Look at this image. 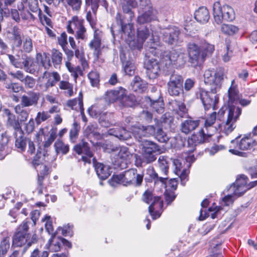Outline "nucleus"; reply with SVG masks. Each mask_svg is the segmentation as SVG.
I'll list each match as a JSON object with an SVG mask.
<instances>
[{
  "mask_svg": "<svg viewBox=\"0 0 257 257\" xmlns=\"http://www.w3.org/2000/svg\"><path fill=\"white\" fill-rule=\"evenodd\" d=\"M228 114L224 125L225 133H230L235 128V122L238 119L241 113V108L237 105L240 99V94L235 80L231 81V84L228 90Z\"/></svg>",
  "mask_w": 257,
  "mask_h": 257,
  "instance_id": "1",
  "label": "nucleus"
},
{
  "mask_svg": "<svg viewBox=\"0 0 257 257\" xmlns=\"http://www.w3.org/2000/svg\"><path fill=\"white\" fill-rule=\"evenodd\" d=\"M30 223V221H23L16 229L13 236V246L20 247L25 245L22 251L23 253H25L32 244L37 243L38 241V237L36 233L31 235L28 232L29 224Z\"/></svg>",
  "mask_w": 257,
  "mask_h": 257,
  "instance_id": "2",
  "label": "nucleus"
},
{
  "mask_svg": "<svg viewBox=\"0 0 257 257\" xmlns=\"http://www.w3.org/2000/svg\"><path fill=\"white\" fill-rule=\"evenodd\" d=\"M10 64L16 68L23 69L26 72L34 74L37 69L34 58L26 53L18 54L16 56L7 54Z\"/></svg>",
  "mask_w": 257,
  "mask_h": 257,
  "instance_id": "3",
  "label": "nucleus"
},
{
  "mask_svg": "<svg viewBox=\"0 0 257 257\" xmlns=\"http://www.w3.org/2000/svg\"><path fill=\"white\" fill-rule=\"evenodd\" d=\"M161 147L150 141H146L142 144L141 165L152 163L157 159V156L162 153Z\"/></svg>",
  "mask_w": 257,
  "mask_h": 257,
  "instance_id": "4",
  "label": "nucleus"
},
{
  "mask_svg": "<svg viewBox=\"0 0 257 257\" xmlns=\"http://www.w3.org/2000/svg\"><path fill=\"white\" fill-rule=\"evenodd\" d=\"M210 91H207L202 88H199L195 92V97L201 101L204 109L209 110L210 108L215 109L216 104L218 102V96L216 93L219 89L213 90L210 87Z\"/></svg>",
  "mask_w": 257,
  "mask_h": 257,
  "instance_id": "5",
  "label": "nucleus"
},
{
  "mask_svg": "<svg viewBox=\"0 0 257 257\" xmlns=\"http://www.w3.org/2000/svg\"><path fill=\"white\" fill-rule=\"evenodd\" d=\"M251 134H248L240 141H238V138L232 140L230 142V146L229 152L232 154L239 156H243L244 153L240 151H245L250 149L253 146L257 145V141L252 140L250 138Z\"/></svg>",
  "mask_w": 257,
  "mask_h": 257,
  "instance_id": "6",
  "label": "nucleus"
},
{
  "mask_svg": "<svg viewBox=\"0 0 257 257\" xmlns=\"http://www.w3.org/2000/svg\"><path fill=\"white\" fill-rule=\"evenodd\" d=\"M155 49L151 48L145 54V59L144 61V67L146 69V74L147 76L150 79L156 78L160 74L161 69L159 61L154 58L151 57V54L155 56L157 54Z\"/></svg>",
  "mask_w": 257,
  "mask_h": 257,
  "instance_id": "7",
  "label": "nucleus"
},
{
  "mask_svg": "<svg viewBox=\"0 0 257 257\" xmlns=\"http://www.w3.org/2000/svg\"><path fill=\"white\" fill-rule=\"evenodd\" d=\"M142 200L147 204H150L149 211L152 218L155 219L160 216L159 211H155L156 209L162 208L163 201L160 196H155L150 190H146L143 194Z\"/></svg>",
  "mask_w": 257,
  "mask_h": 257,
  "instance_id": "8",
  "label": "nucleus"
},
{
  "mask_svg": "<svg viewBox=\"0 0 257 257\" xmlns=\"http://www.w3.org/2000/svg\"><path fill=\"white\" fill-rule=\"evenodd\" d=\"M162 39L164 42L172 46H179L183 42L181 32L178 28L173 26L162 31Z\"/></svg>",
  "mask_w": 257,
  "mask_h": 257,
  "instance_id": "9",
  "label": "nucleus"
},
{
  "mask_svg": "<svg viewBox=\"0 0 257 257\" xmlns=\"http://www.w3.org/2000/svg\"><path fill=\"white\" fill-rule=\"evenodd\" d=\"M204 82L213 87V90L220 89L223 79V73L221 69L214 71L211 70H206L204 74Z\"/></svg>",
  "mask_w": 257,
  "mask_h": 257,
  "instance_id": "10",
  "label": "nucleus"
},
{
  "mask_svg": "<svg viewBox=\"0 0 257 257\" xmlns=\"http://www.w3.org/2000/svg\"><path fill=\"white\" fill-rule=\"evenodd\" d=\"M187 49L189 62L192 66L195 67L200 62L204 61V54H202L198 45L193 42H190L187 44Z\"/></svg>",
  "mask_w": 257,
  "mask_h": 257,
  "instance_id": "11",
  "label": "nucleus"
},
{
  "mask_svg": "<svg viewBox=\"0 0 257 257\" xmlns=\"http://www.w3.org/2000/svg\"><path fill=\"white\" fill-rule=\"evenodd\" d=\"M131 133L139 141L143 137H150L155 134V126L153 125L144 126L136 124L130 128Z\"/></svg>",
  "mask_w": 257,
  "mask_h": 257,
  "instance_id": "12",
  "label": "nucleus"
},
{
  "mask_svg": "<svg viewBox=\"0 0 257 257\" xmlns=\"http://www.w3.org/2000/svg\"><path fill=\"white\" fill-rule=\"evenodd\" d=\"M60 79V76L57 72L45 71L40 78V86L43 91H47L50 87L55 85Z\"/></svg>",
  "mask_w": 257,
  "mask_h": 257,
  "instance_id": "13",
  "label": "nucleus"
},
{
  "mask_svg": "<svg viewBox=\"0 0 257 257\" xmlns=\"http://www.w3.org/2000/svg\"><path fill=\"white\" fill-rule=\"evenodd\" d=\"M122 174L124 186L135 184L136 186L142 185L144 175L142 174H137L136 169H131L124 171Z\"/></svg>",
  "mask_w": 257,
  "mask_h": 257,
  "instance_id": "14",
  "label": "nucleus"
},
{
  "mask_svg": "<svg viewBox=\"0 0 257 257\" xmlns=\"http://www.w3.org/2000/svg\"><path fill=\"white\" fill-rule=\"evenodd\" d=\"M248 180L247 176L243 174L240 175L236 178L235 182L230 186L229 189L234 195L240 196L248 190Z\"/></svg>",
  "mask_w": 257,
  "mask_h": 257,
  "instance_id": "15",
  "label": "nucleus"
},
{
  "mask_svg": "<svg viewBox=\"0 0 257 257\" xmlns=\"http://www.w3.org/2000/svg\"><path fill=\"white\" fill-rule=\"evenodd\" d=\"M128 15V18L127 19V24L120 26V29L118 33L120 35L121 38L127 43L130 47V43L132 42H134L135 40V31L133 25L130 23V22L132 21L134 16L131 18L130 15Z\"/></svg>",
  "mask_w": 257,
  "mask_h": 257,
  "instance_id": "16",
  "label": "nucleus"
},
{
  "mask_svg": "<svg viewBox=\"0 0 257 257\" xmlns=\"http://www.w3.org/2000/svg\"><path fill=\"white\" fill-rule=\"evenodd\" d=\"M150 31L146 26H140L138 28L137 39L130 43L132 49L140 50L142 49L144 42L150 35Z\"/></svg>",
  "mask_w": 257,
  "mask_h": 257,
  "instance_id": "17",
  "label": "nucleus"
},
{
  "mask_svg": "<svg viewBox=\"0 0 257 257\" xmlns=\"http://www.w3.org/2000/svg\"><path fill=\"white\" fill-rule=\"evenodd\" d=\"M126 92L127 91L125 88L119 87L116 89L107 91L105 94V98L109 102L113 103L116 101L120 102Z\"/></svg>",
  "mask_w": 257,
  "mask_h": 257,
  "instance_id": "18",
  "label": "nucleus"
},
{
  "mask_svg": "<svg viewBox=\"0 0 257 257\" xmlns=\"http://www.w3.org/2000/svg\"><path fill=\"white\" fill-rule=\"evenodd\" d=\"M40 97V93L34 91H29L27 94L23 95L21 97V106L29 107L36 105Z\"/></svg>",
  "mask_w": 257,
  "mask_h": 257,
  "instance_id": "19",
  "label": "nucleus"
},
{
  "mask_svg": "<svg viewBox=\"0 0 257 257\" xmlns=\"http://www.w3.org/2000/svg\"><path fill=\"white\" fill-rule=\"evenodd\" d=\"M9 34L11 35V40L13 46L16 48H20L24 39L22 30L18 26H14L12 28Z\"/></svg>",
  "mask_w": 257,
  "mask_h": 257,
  "instance_id": "20",
  "label": "nucleus"
},
{
  "mask_svg": "<svg viewBox=\"0 0 257 257\" xmlns=\"http://www.w3.org/2000/svg\"><path fill=\"white\" fill-rule=\"evenodd\" d=\"M173 163L175 167L174 173L179 176L181 184L185 186L188 180V171L185 168H183L182 163L180 160L175 159L173 160Z\"/></svg>",
  "mask_w": 257,
  "mask_h": 257,
  "instance_id": "21",
  "label": "nucleus"
},
{
  "mask_svg": "<svg viewBox=\"0 0 257 257\" xmlns=\"http://www.w3.org/2000/svg\"><path fill=\"white\" fill-rule=\"evenodd\" d=\"M102 32L99 30H95L93 39L91 41L89 45L91 49H94L93 54L97 58L101 54L100 46L101 44Z\"/></svg>",
  "mask_w": 257,
  "mask_h": 257,
  "instance_id": "22",
  "label": "nucleus"
},
{
  "mask_svg": "<svg viewBox=\"0 0 257 257\" xmlns=\"http://www.w3.org/2000/svg\"><path fill=\"white\" fill-rule=\"evenodd\" d=\"M115 4L120 5L122 8L123 12L125 14H129L131 18L134 16V13L132 10V8L137 6L136 0H112Z\"/></svg>",
  "mask_w": 257,
  "mask_h": 257,
  "instance_id": "23",
  "label": "nucleus"
},
{
  "mask_svg": "<svg viewBox=\"0 0 257 257\" xmlns=\"http://www.w3.org/2000/svg\"><path fill=\"white\" fill-rule=\"evenodd\" d=\"M200 122L199 119H194L191 117H188L181 123V131L182 133L188 134L198 127Z\"/></svg>",
  "mask_w": 257,
  "mask_h": 257,
  "instance_id": "24",
  "label": "nucleus"
},
{
  "mask_svg": "<svg viewBox=\"0 0 257 257\" xmlns=\"http://www.w3.org/2000/svg\"><path fill=\"white\" fill-rule=\"evenodd\" d=\"M92 163L96 173L101 180H105L110 175L108 167L104 164L97 162L96 159H92Z\"/></svg>",
  "mask_w": 257,
  "mask_h": 257,
  "instance_id": "25",
  "label": "nucleus"
},
{
  "mask_svg": "<svg viewBox=\"0 0 257 257\" xmlns=\"http://www.w3.org/2000/svg\"><path fill=\"white\" fill-rule=\"evenodd\" d=\"M166 60L168 61V63L166 62V65L170 64H175L178 63L179 64H183L185 62V55L176 50L171 51L169 54L166 56Z\"/></svg>",
  "mask_w": 257,
  "mask_h": 257,
  "instance_id": "26",
  "label": "nucleus"
},
{
  "mask_svg": "<svg viewBox=\"0 0 257 257\" xmlns=\"http://www.w3.org/2000/svg\"><path fill=\"white\" fill-rule=\"evenodd\" d=\"M98 122L100 125L104 127H108L115 124L114 115L111 112H103L98 118Z\"/></svg>",
  "mask_w": 257,
  "mask_h": 257,
  "instance_id": "27",
  "label": "nucleus"
},
{
  "mask_svg": "<svg viewBox=\"0 0 257 257\" xmlns=\"http://www.w3.org/2000/svg\"><path fill=\"white\" fill-rule=\"evenodd\" d=\"M109 135L114 136L120 140H127L131 137V132L124 127H116L109 129Z\"/></svg>",
  "mask_w": 257,
  "mask_h": 257,
  "instance_id": "28",
  "label": "nucleus"
},
{
  "mask_svg": "<svg viewBox=\"0 0 257 257\" xmlns=\"http://www.w3.org/2000/svg\"><path fill=\"white\" fill-rule=\"evenodd\" d=\"M9 137L6 132L0 133V159H3L9 154L8 144Z\"/></svg>",
  "mask_w": 257,
  "mask_h": 257,
  "instance_id": "29",
  "label": "nucleus"
},
{
  "mask_svg": "<svg viewBox=\"0 0 257 257\" xmlns=\"http://www.w3.org/2000/svg\"><path fill=\"white\" fill-rule=\"evenodd\" d=\"M216 118V112H213L205 120L204 128L207 132V135L212 136L216 131V127L213 126Z\"/></svg>",
  "mask_w": 257,
  "mask_h": 257,
  "instance_id": "30",
  "label": "nucleus"
},
{
  "mask_svg": "<svg viewBox=\"0 0 257 257\" xmlns=\"http://www.w3.org/2000/svg\"><path fill=\"white\" fill-rule=\"evenodd\" d=\"M26 2H27V0H21L17 4V9L20 13L22 19L24 20H28L29 18L35 20L36 18L34 15L28 12Z\"/></svg>",
  "mask_w": 257,
  "mask_h": 257,
  "instance_id": "31",
  "label": "nucleus"
},
{
  "mask_svg": "<svg viewBox=\"0 0 257 257\" xmlns=\"http://www.w3.org/2000/svg\"><path fill=\"white\" fill-rule=\"evenodd\" d=\"M194 18L200 23L204 24L209 19L210 15L208 10L206 7H200L194 13Z\"/></svg>",
  "mask_w": 257,
  "mask_h": 257,
  "instance_id": "32",
  "label": "nucleus"
},
{
  "mask_svg": "<svg viewBox=\"0 0 257 257\" xmlns=\"http://www.w3.org/2000/svg\"><path fill=\"white\" fill-rule=\"evenodd\" d=\"M73 149L78 155L84 154L89 158L93 157V153L90 151L88 143L84 142L83 140L78 144L75 145Z\"/></svg>",
  "mask_w": 257,
  "mask_h": 257,
  "instance_id": "33",
  "label": "nucleus"
},
{
  "mask_svg": "<svg viewBox=\"0 0 257 257\" xmlns=\"http://www.w3.org/2000/svg\"><path fill=\"white\" fill-rule=\"evenodd\" d=\"M223 9L224 6L222 7L219 2H217L214 4L213 7V17L215 22L218 24H220L223 22Z\"/></svg>",
  "mask_w": 257,
  "mask_h": 257,
  "instance_id": "34",
  "label": "nucleus"
},
{
  "mask_svg": "<svg viewBox=\"0 0 257 257\" xmlns=\"http://www.w3.org/2000/svg\"><path fill=\"white\" fill-rule=\"evenodd\" d=\"M147 85L148 83L138 76L134 77L132 83V89L139 93L145 92L147 89Z\"/></svg>",
  "mask_w": 257,
  "mask_h": 257,
  "instance_id": "35",
  "label": "nucleus"
},
{
  "mask_svg": "<svg viewBox=\"0 0 257 257\" xmlns=\"http://www.w3.org/2000/svg\"><path fill=\"white\" fill-rule=\"evenodd\" d=\"M68 23V24L67 26L68 33L74 34L75 31L83 24L84 21L79 19L77 16H74Z\"/></svg>",
  "mask_w": 257,
  "mask_h": 257,
  "instance_id": "36",
  "label": "nucleus"
},
{
  "mask_svg": "<svg viewBox=\"0 0 257 257\" xmlns=\"http://www.w3.org/2000/svg\"><path fill=\"white\" fill-rule=\"evenodd\" d=\"M84 135L88 138L93 137L96 139H99L100 138V134L98 132L97 124L96 123H90L85 129Z\"/></svg>",
  "mask_w": 257,
  "mask_h": 257,
  "instance_id": "37",
  "label": "nucleus"
},
{
  "mask_svg": "<svg viewBox=\"0 0 257 257\" xmlns=\"http://www.w3.org/2000/svg\"><path fill=\"white\" fill-rule=\"evenodd\" d=\"M28 12L30 13H38V17L41 21L42 20V11L39 7V2L38 0H27L26 2Z\"/></svg>",
  "mask_w": 257,
  "mask_h": 257,
  "instance_id": "38",
  "label": "nucleus"
},
{
  "mask_svg": "<svg viewBox=\"0 0 257 257\" xmlns=\"http://www.w3.org/2000/svg\"><path fill=\"white\" fill-rule=\"evenodd\" d=\"M149 99L151 102V106L154 111L160 114L164 113V103L162 98L160 96V93H159V98L158 99H154L150 97Z\"/></svg>",
  "mask_w": 257,
  "mask_h": 257,
  "instance_id": "39",
  "label": "nucleus"
},
{
  "mask_svg": "<svg viewBox=\"0 0 257 257\" xmlns=\"http://www.w3.org/2000/svg\"><path fill=\"white\" fill-rule=\"evenodd\" d=\"M155 16L152 8L149 7L148 11H146L142 15L138 18V23L140 24H143L148 23L154 20Z\"/></svg>",
  "mask_w": 257,
  "mask_h": 257,
  "instance_id": "40",
  "label": "nucleus"
},
{
  "mask_svg": "<svg viewBox=\"0 0 257 257\" xmlns=\"http://www.w3.org/2000/svg\"><path fill=\"white\" fill-rule=\"evenodd\" d=\"M147 174L149 176L150 178H146L145 179L148 182H152L154 181L155 183L160 182L164 183L168 179L167 177H159L158 173L155 171L153 168L147 170Z\"/></svg>",
  "mask_w": 257,
  "mask_h": 257,
  "instance_id": "41",
  "label": "nucleus"
},
{
  "mask_svg": "<svg viewBox=\"0 0 257 257\" xmlns=\"http://www.w3.org/2000/svg\"><path fill=\"white\" fill-rule=\"evenodd\" d=\"M199 47L202 54H204V59L206 56L210 55L214 50V45L207 43L205 40H201Z\"/></svg>",
  "mask_w": 257,
  "mask_h": 257,
  "instance_id": "42",
  "label": "nucleus"
},
{
  "mask_svg": "<svg viewBox=\"0 0 257 257\" xmlns=\"http://www.w3.org/2000/svg\"><path fill=\"white\" fill-rule=\"evenodd\" d=\"M119 103L122 107H134L137 104L136 97L132 94L127 95L126 92L124 96L122 97Z\"/></svg>",
  "mask_w": 257,
  "mask_h": 257,
  "instance_id": "43",
  "label": "nucleus"
},
{
  "mask_svg": "<svg viewBox=\"0 0 257 257\" xmlns=\"http://www.w3.org/2000/svg\"><path fill=\"white\" fill-rule=\"evenodd\" d=\"M22 48L20 50L21 53H31L33 50V43L32 39L29 36L24 38L22 42Z\"/></svg>",
  "mask_w": 257,
  "mask_h": 257,
  "instance_id": "44",
  "label": "nucleus"
},
{
  "mask_svg": "<svg viewBox=\"0 0 257 257\" xmlns=\"http://www.w3.org/2000/svg\"><path fill=\"white\" fill-rule=\"evenodd\" d=\"M167 75V74H166ZM167 75L169 76V80L167 84H177L183 85L184 79L182 76L175 71L168 74Z\"/></svg>",
  "mask_w": 257,
  "mask_h": 257,
  "instance_id": "45",
  "label": "nucleus"
},
{
  "mask_svg": "<svg viewBox=\"0 0 257 257\" xmlns=\"http://www.w3.org/2000/svg\"><path fill=\"white\" fill-rule=\"evenodd\" d=\"M207 132L204 128H201L198 132L192 135L197 143L201 144L208 141V138L212 136H208L206 135Z\"/></svg>",
  "mask_w": 257,
  "mask_h": 257,
  "instance_id": "46",
  "label": "nucleus"
},
{
  "mask_svg": "<svg viewBox=\"0 0 257 257\" xmlns=\"http://www.w3.org/2000/svg\"><path fill=\"white\" fill-rule=\"evenodd\" d=\"M36 59L38 61H40L41 65L45 69H49L51 66L50 59L49 54L46 53H44L43 54L38 53L36 55Z\"/></svg>",
  "mask_w": 257,
  "mask_h": 257,
  "instance_id": "47",
  "label": "nucleus"
},
{
  "mask_svg": "<svg viewBox=\"0 0 257 257\" xmlns=\"http://www.w3.org/2000/svg\"><path fill=\"white\" fill-rule=\"evenodd\" d=\"M174 108V110L176 111L181 117L183 116L187 113V109L185 104L181 101L174 100L171 103Z\"/></svg>",
  "mask_w": 257,
  "mask_h": 257,
  "instance_id": "48",
  "label": "nucleus"
},
{
  "mask_svg": "<svg viewBox=\"0 0 257 257\" xmlns=\"http://www.w3.org/2000/svg\"><path fill=\"white\" fill-rule=\"evenodd\" d=\"M63 54L59 50L53 49L51 52V59L54 67L58 68L62 63Z\"/></svg>",
  "mask_w": 257,
  "mask_h": 257,
  "instance_id": "49",
  "label": "nucleus"
},
{
  "mask_svg": "<svg viewBox=\"0 0 257 257\" xmlns=\"http://www.w3.org/2000/svg\"><path fill=\"white\" fill-rule=\"evenodd\" d=\"M152 136L160 143H167L169 140V137L162 128L159 127L157 129L155 127V134Z\"/></svg>",
  "mask_w": 257,
  "mask_h": 257,
  "instance_id": "50",
  "label": "nucleus"
},
{
  "mask_svg": "<svg viewBox=\"0 0 257 257\" xmlns=\"http://www.w3.org/2000/svg\"><path fill=\"white\" fill-rule=\"evenodd\" d=\"M167 90L170 95L177 96L183 92V86L177 84H167Z\"/></svg>",
  "mask_w": 257,
  "mask_h": 257,
  "instance_id": "51",
  "label": "nucleus"
},
{
  "mask_svg": "<svg viewBox=\"0 0 257 257\" xmlns=\"http://www.w3.org/2000/svg\"><path fill=\"white\" fill-rule=\"evenodd\" d=\"M65 65L68 71L71 73V75L74 77L75 80L77 78L79 75H82L83 72L79 66L74 67L69 61L66 62Z\"/></svg>",
  "mask_w": 257,
  "mask_h": 257,
  "instance_id": "52",
  "label": "nucleus"
},
{
  "mask_svg": "<svg viewBox=\"0 0 257 257\" xmlns=\"http://www.w3.org/2000/svg\"><path fill=\"white\" fill-rule=\"evenodd\" d=\"M24 107L20 104L16 105L15 107V112L17 114H19L18 119L21 122L25 121L29 114V112L25 109Z\"/></svg>",
  "mask_w": 257,
  "mask_h": 257,
  "instance_id": "53",
  "label": "nucleus"
},
{
  "mask_svg": "<svg viewBox=\"0 0 257 257\" xmlns=\"http://www.w3.org/2000/svg\"><path fill=\"white\" fill-rule=\"evenodd\" d=\"M224 19L223 21L230 22L235 18L234 13L233 9L227 5L224 6L223 9Z\"/></svg>",
  "mask_w": 257,
  "mask_h": 257,
  "instance_id": "54",
  "label": "nucleus"
},
{
  "mask_svg": "<svg viewBox=\"0 0 257 257\" xmlns=\"http://www.w3.org/2000/svg\"><path fill=\"white\" fill-rule=\"evenodd\" d=\"M28 140L29 139L23 136L22 133H21V136L16 139V147L19 149L20 151L23 152L25 151Z\"/></svg>",
  "mask_w": 257,
  "mask_h": 257,
  "instance_id": "55",
  "label": "nucleus"
},
{
  "mask_svg": "<svg viewBox=\"0 0 257 257\" xmlns=\"http://www.w3.org/2000/svg\"><path fill=\"white\" fill-rule=\"evenodd\" d=\"M75 38L77 40L86 41L88 38L86 29L83 24L75 31Z\"/></svg>",
  "mask_w": 257,
  "mask_h": 257,
  "instance_id": "56",
  "label": "nucleus"
},
{
  "mask_svg": "<svg viewBox=\"0 0 257 257\" xmlns=\"http://www.w3.org/2000/svg\"><path fill=\"white\" fill-rule=\"evenodd\" d=\"M161 175L167 177L168 173L169 165L167 162L164 159L163 157H160L158 160Z\"/></svg>",
  "mask_w": 257,
  "mask_h": 257,
  "instance_id": "57",
  "label": "nucleus"
},
{
  "mask_svg": "<svg viewBox=\"0 0 257 257\" xmlns=\"http://www.w3.org/2000/svg\"><path fill=\"white\" fill-rule=\"evenodd\" d=\"M54 147L57 152H61L63 154H66L69 150V146L60 140L56 141Z\"/></svg>",
  "mask_w": 257,
  "mask_h": 257,
  "instance_id": "58",
  "label": "nucleus"
},
{
  "mask_svg": "<svg viewBox=\"0 0 257 257\" xmlns=\"http://www.w3.org/2000/svg\"><path fill=\"white\" fill-rule=\"evenodd\" d=\"M221 31L225 34L232 35L238 32V29L234 25L223 24L221 26Z\"/></svg>",
  "mask_w": 257,
  "mask_h": 257,
  "instance_id": "59",
  "label": "nucleus"
},
{
  "mask_svg": "<svg viewBox=\"0 0 257 257\" xmlns=\"http://www.w3.org/2000/svg\"><path fill=\"white\" fill-rule=\"evenodd\" d=\"M123 68L126 75L132 76L135 74L136 67L134 64L132 62L127 61L123 62Z\"/></svg>",
  "mask_w": 257,
  "mask_h": 257,
  "instance_id": "60",
  "label": "nucleus"
},
{
  "mask_svg": "<svg viewBox=\"0 0 257 257\" xmlns=\"http://www.w3.org/2000/svg\"><path fill=\"white\" fill-rule=\"evenodd\" d=\"M80 128L79 124L76 121H74L69 132L70 139L71 141L74 142L77 138Z\"/></svg>",
  "mask_w": 257,
  "mask_h": 257,
  "instance_id": "61",
  "label": "nucleus"
},
{
  "mask_svg": "<svg viewBox=\"0 0 257 257\" xmlns=\"http://www.w3.org/2000/svg\"><path fill=\"white\" fill-rule=\"evenodd\" d=\"M57 137V129L52 128L50 131V136L48 139L44 142V147L46 149L50 147L52 143L56 139Z\"/></svg>",
  "mask_w": 257,
  "mask_h": 257,
  "instance_id": "62",
  "label": "nucleus"
},
{
  "mask_svg": "<svg viewBox=\"0 0 257 257\" xmlns=\"http://www.w3.org/2000/svg\"><path fill=\"white\" fill-rule=\"evenodd\" d=\"M88 77L91 85L93 87L97 86L99 82V75L96 71H91L88 74Z\"/></svg>",
  "mask_w": 257,
  "mask_h": 257,
  "instance_id": "63",
  "label": "nucleus"
},
{
  "mask_svg": "<svg viewBox=\"0 0 257 257\" xmlns=\"http://www.w3.org/2000/svg\"><path fill=\"white\" fill-rule=\"evenodd\" d=\"M50 116L48 111H43L42 112H38L35 118V121L36 123L39 125L42 122L47 120Z\"/></svg>",
  "mask_w": 257,
  "mask_h": 257,
  "instance_id": "64",
  "label": "nucleus"
}]
</instances>
